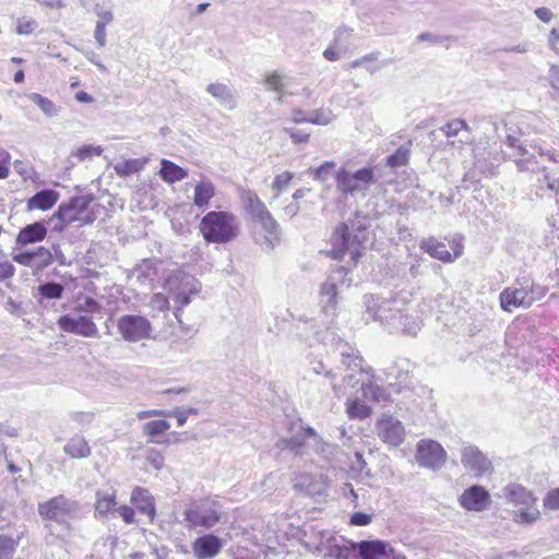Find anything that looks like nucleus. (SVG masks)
Listing matches in <instances>:
<instances>
[{
	"instance_id": "nucleus-62",
	"label": "nucleus",
	"mask_w": 559,
	"mask_h": 559,
	"mask_svg": "<svg viewBox=\"0 0 559 559\" xmlns=\"http://www.w3.org/2000/svg\"><path fill=\"white\" fill-rule=\"evenodd\" d=\"M15 274V266L9 261H0V282L10 280Z\"/></svg>"
},
{
	"instance_id": "nucleus-17",
	"label": "nucleus",
	"mask_w": 559,
	"mask_h": 559,
	"mask_svg": "<svg viewBox=\"0 0 559 559\" xmlns=\"http://www.w3.org/2000/svg\"><path fill=\"white\" fill-rule=\"evenodd\" d=\"M58 326L68 333L78 334L84 337L98 336V329L94 321L86 316H61L57 321Z\"/></svg>"
},
{
	"instance_id": "nucleus-27",
	"label": "nucleus",
	"mask_w": 559,
	"mask_h": 559,
	"mask_svg": "<svg viewBox=\"0 0 559 559\" xmlns=\"http://www.w3.org/2000/svg\"><path fill=\"white\" fill-rule=\"evenodd\" d=\"M215 194L216 188L213 181L210 178L202 176L194 186L192 197L193 205L198 209L204 210L210 205L211 200Z\"/></svg>"
},
{
	"instance_id": "nucleus-53",
	"label": "nucleus",
	"mask_w": 559,
	"mask_h": 559,
	"mask_svg": "<svg viewBox=\"0 0 559 559\" xmlns=\"http://www.w3.org/2000/svg\"><path fill=\"white\" fill-rule=\"evenodd\" d=\"M37 27V22L32 17H20L16 22L15 32L19 35H31Z\"/></svg>"
},
{
	"instance_id": "nucleus-34",
	"label": "nucleus",
	"mask_w": 559,
	"mask_h": 559,
	"mask_svg": "<svg viewBox=\"0 0 559 559\" xmlns=\"http://www.w3.org/2000/svg\"><path fill=\"white\" fill-rule=\"evenodd\" d=\"M147 162L146 157L123 159L115 164L114 169L118 176L128 177L142 170Z\"/></svg>"
},
{
	"instance_id": "nucleus-31",
	"label": "nucleus",
	"mask_w": 559,
	"mask_h": 559,
	"mask_svg": "<svg viewBox=\"0 0 559 559\" xmlns=\"http://www.w3.org/2000/svg\"><path fill=\"white\" fill-rule=\"evenodd\" d=\"M131 502L143 514H146L152 522L155 518L154 498L150 492L141 487L133 489L131 493Z\"/></svg>"
},
{
	"instance_id": "nucleus-7",
	"label": "nucleus",
	"mask_w": 559,
	"mask_h": 559,
	"mask_svg": "<svg viewBox=\"0 0 559 559\" xmlns=\"http://www.w3.org/2000/svg\"><path fill=\"white\" fill-rule=\"evenodd\" d=\"M165 289L173 296L175 301V317L179 319V311L191 301V296L201 289L199 281L182 271H176L168 276Z\"/></svg>"
},
{
	"instance_id": "nucleus-23",
	"label": "nucleus",
	"mask_w": 559,
	"mask_h": 559,
	"mask_svg": "<svg viewBox=\"0 0 559 559\" xmlns=\"http://www.w3.org/2000/svg\"><path fill=\"white\" fill-rule=\"evenodd\" d=\"M117 508V491L115 488L109 487L106 489H98L95 493V516L99 519L107 518L109 514H115Z\"/></svg>"
},
{
	"instance_id": "nucleus-33",
	"label": "nucleus",
	"mask_w": 559,
	"mask_h": 559,
	"mask_svg": "<svg viewBox=\"0 0 559 559\" xmlns=\"http://www.w3.org/2000/svg\"><path fill=\"white\" fill-rule=\"evenodd\" d=\"M63 451L72 459H85L91 454V448L81 435L73 436L63 447Z\"/></svg>"
},
{
	"instance_id": "nucleus-22",
	"label": "nucleus",
	"mask_w": 559,
	"mask_h": 559,
	"mask_svg": "<svg viewBox=\"0 0 559 559\" xmlns=\"http://www.w3.org/2000/svg\"><path fill=\"white\" fill-rule=\"evenodd\" d=\"M223 546L221 538L212 534H205L192 543V550L198 559H212L221 552Z\"/></svg>"
},
{
	"instance_id": "nucleus-48",
	"label": "nucleus",
	"mask_w": 559,
	"mask_h": 559,
	"mask_svg": "<svg viewBox=\"0 0 559 559\" xmlns=\"http://www.w3.org/2000/svg\"><path fill=\"white\" fill-rule=\"evenodd\" d=\"M100 309V306L99 304L91 298V297H82V298H78L75 305H74V311L78 312V313H82V312H85V313H94V312H97L99 311Z\"/></svg>"
},
{
	"instance_id": "nucleus-19",
	"label": "nucleus",
	"mask_w": 559,
	"mask_h": 559,
	"mask_svg": "<svg viewBox=\"0 0 559 559\" xmlns=\"http://www.w3.org/2000/svg\"><path fill=\"white\" fill-rule=\"evenodd\" d=\"M489 492L479 485H473L466 488L459 497L460 506L473 512H481L486 510L490 504Z\"/></svg>"
},
{
	"instance_id": "nucleus-59",
	"label": "nucleus",
	"mask_w": 559,
	"mask_h": 559,
	"mask_svg": "<svg viewBox=\"0 0 559 559\" xmlns=\"http://www.w3.org/2000/svg\"><path fill=\"white\" fill-rule=\"evenodd\" d=\"M282 450H290L295 454H300L301 449L304 447V442L300 441L298 438H292L288 440H281L277 444Z\"/></svg>"
},
{
	"instance_id": "nucleus-25",
	"label": "nucleus",
	"mask_w": 559,
	"mask_h": 559,
	"mask_svg": "<svg viewBox=\"0 0 559 559\" xmlns=\"http://www.w3.org/2000/svg\"><path fill=\"white\" fill-rule=\"evenodd\" d=\"M334 535L328 530H320L311 526L306 531L302 538V545L312 552L322 554L325 545L333 539Z\"/></svg>"
},
{
	"instance_id": "nucleus-46",
	"label": "nucleus",
	"mask_w": 559,
	"mask_h": 559,
	"mask_svg": "<svg viewBox=\"0 0 559 559\" xmlns=\"http://www.w3.org/2000/svg\"><path fill=\"white\" fill-rule=\"evenodd\" d=\"M136 278L141 283H148L151 284L156 276V270L153 265V262L148 260H144L136 269Z\"/></svg>"
},
{
	"instance_id": "nucleus-13",
	"label": "nucleus",
	"mask_w": 559,
	"mask_h": 559,
	"mask_svg": "<svg viewBox=\"0 0 559 559\" xmlns=\"http://www.w3.org/2000/svg\"><path fill=\"white\" fill-rule=\"evenodd\" d=\"M79 510V504L64 496L53 497L38 504V513L45 520L63 521Z\"/></svg>"
},
{
	"instance_id": "nucleus-37",
	"label": "nucleus",
	"mask_w": 559,
	"mask_h": 559,
	"mask_svg": "<svg viewBox=\"0 0 559 559\" xmlns=\"http://www.w3.org/2000/svg\"><path fill=\"white\" fill-rule=\"evenodd\" d=\"M346 413L352 419H365L371 415V408L358 399H348Z\"/></svg>"
},
{
	"instance_id": "nucleus-10",
	"label": "nucleus",
	"mask_w": 559,
	"mask_h": 559,
	"mask_svg": "<svg viewBox=\"0 0 559 559\" xmlns=\"http://www.w3.org/2000/svg\"><path fill=\"white\" fill-rule=\"evenodd\" d=\"M447 457V451L435 440L423 439L416 445L415 459L421 467L439 469L444 465Z\"/></svg>"
},
{
	"instance_id": "nucleus-45",
	"label": "nucleus",
	"mask_w": 559,
	"mask_h": 559,
	"mask_svg": "<svg viewBox=\"0 0 559 559\" xmlns=\"http://www.w3.org/2000/svg\"><path fill=\"white\" fill-rule=\"evenodd\" d=\"M103 147L99 145L86 144L71 153L72 157H75L79 162L91 159L94 156H99L103 153Z\"/></svg>"
},
{
	"instance_id": "nucleus-44",
	"label": "nucleus",
	"mask_w": 559,
	"mask_h": 559,
	"mask_svg": "<svg viewBox=\"0 0 559 559\" xmlns=\"http://www.w3.org/2000/svg\"><path fill=\"white\" fill-rule=\"evenodd\" d=\"M358 67H364L370 73H374V72L379 71L382 68V64H380L378 62V55L377 53H370V55H366V56H364V57H361L359 59L353 60L349 63V68L350 69H355V68H358Z\"/></svg>"
},
{
	"instance_id": "nucleus-42",
	"label": "nucleus",
	"mask_w": 559,
	"mask_h": 559,
	"mask_svg": "<svg viewBox=\"0 0 559 559\" xmlns=\"http://www.w3.org/2000/svg\"><path fill=\"white\" fill-rule=\"evenodd\" d=\"M28 98L31 102H33L36 106H38L40 108V110L44 112L45 116L50 117V118L58 116L59 108L49 98L44 97L43 95H40L38 93H31L28 95Z\"/></svg>"
},
{
	"instance_id": "nucleus-32",
	"label": "nucleus",
	"mask_w": 559,
	"mask_h": 559,
	"mask_svg": "<svg viewBox=\"0 0 559 559\" xmlns=\"http://www.w3.org/2000/svg\"><path fill=\"white\" fill-rule=\"evenodd\" d=\"M159 177L167 183H175L188 177V170L179 165L163 158L160 160Z\"/></svg>"
},
{
	"instance_id": "nucleus-40",
	"label": "nucleus",
	"mask_w": 559,
	"mask_h": 559,
	"mask_svg": "<svg viewBox=\"0 0 559 559\" xmlns=\"http://www.w3.org/2000/svg\"><path fill=\"white\" fill-rule=\"evenodd\" d=\"M241 201L246 212L251 217L255 214H261V211L266 207L257 193L249 190L241 193Z\"/></svg>"
},
{
	"instance_id": "nucleus-63",
	"label": "nucleus",
	"mask_w": 559,
	"mask_h": 559,
	"mask_svg": "<svg viewBox=\"0 0 559 559\" xmlns=\"http://www.w3.org/2000/svg\"><path fill=\"white\" fill-rule=\"evenodd\" d=\"M115 513L122 518L127 524L134 523V510L129 506H120L116 508Z\"/></svg>"
},
{
	"instance_id": "nucleus-57",
	"label": "nucleus",
	"mask_w": 559,
	"mask_h": 559,
	"mask_svg": "<svg viewBox=\"0 0 559 559\" xmlns=\"http://www.w3.org/2000/svg\"><path fill=\"white\" fill-rule=\"evenodd\" d=\"M150 307L156 311H165L168 310L169 302L165 295L157 293L151 298Z\"/></svg>"
},
{
	"instance_id": "nucleus-24",
	"label": "nucleus",
	"mask_w": 559,
	"mask_h": 559,
	"mask_svg": "<svg viewBox=\"0 0 559 559\" xmlns=\"http://www.w3.org/2000/svg\"><path fill=\"white\" fill-rule=\"evenodd\" d=\"M206 92L216 99V102L227 110H234L237 107V97L231 86L214 82L206 86Z\"/></svg>"
},
{
	"instance_id": "nucleus-51",
	"label": "nucleus",
	"mask_w": 559,
	"mask_h": 559,
	"mask_svg": "<svg viewBox=\"0 0 559 559\" xmlns=\"http://www.w3.org/2000/svg\"><path fill=\"white\" fill-rule=\"evenodd\" d=\"M41 296L49 299H59L63 293V286L58 283H46L38 287Z\"/></svg>"
},
{
	"instance_id": "nucleus-29",
	"label": "nucleus",
	"mask_w": 559,
	"mask_h": 559,
	"mask_svg": "<svg viewBox=\"0 0 559 559\" xmlns=\"http://www.w3.org/2000/svg\"><path fill=\"white\" fill-rule=\"evenodd\" d=\"M338 304L336 284L329 278L320 288V306L326 316H334Z\"/></svg>"
},
{
	"instance_id": "nucleus-26",
	"label": "nucleus",
	"mask_w": 559,
	"mask_h": 559,
	"mask_svg": "<svg viewBox=\"0 0 559 559\" xmlns=\"http://www.w3.org/2000/svg\"><path fill=\"white\" fill-rule=\"evenodd\" d=\"M251 218L264 230L267 248H273L278 242L280 228L270 211L265 207L261 211V214H255Z\"/></svg>"
},
{
	"instance_id": "nucleus-56",
	"label": "nucleus",
	"mask_w": 559,
	"mask_h": 559,
	"mask_svg": "<svg viewBox=\"0 0 559 559\" xmlns=\"http://www.w3.org/2000/svg\"><path fill=\"white\" fill-rule=\"evenodd\" d=\"M543 506L546 510L559 511V488L551 489L545 495Z\"/></svg>"
},
{
	"instance_id": "nucleus-61",
	"label": "nucleus",
	"mask_w": 559,
	"mask_h": 559,
	"mask_svg": "<svg viewBox=\"0 0 559 559\" xmlns=\"http://www.w3.org/2000/svg\"><path fill=\"white\" fill-rule=\"evenodd\" d=\"M284 132L287 133L294 143H307L309 141L310 134L296 129L285 128Z\"/></svg>"
},
{
	"instance_id": "nucleus-14",
	"label": "nucleus",
	"mask_w": 559,
	"mask_h": 559,
	"mask_svg": "<svg viewBox=\"0 0 559 559\" xmlns=\"http://www.w3.org/2000/svg\"><path fill=\"white\" fill-rule=\"evenodd\" d=\"M461 462L466 471L479 478L492 472L491 461L475 445L464 444L461 449Z\"/></svg>"
},
{
	"instance_id": "nucleus-21",
	"label": "nucleus",
	"mask_w": 559,
	"mask_h": 559,
	"mask_svg": "<svg viewBox=\"0 0 559 559\" xmlns=\"http://www.w3.org/2000/svg\"><path fill=\"white\" fill-rule=\"evenodd\" d=\"M421 248L429 253L432 258H436L442 262H453L456 258L463 253V245L461 241H453L451 248L453 254L448 250L447 246L435 239H429L423 242Z\"/></svg>"
},
{
	"instance_id": "nucleus-28",
	"label": "nucleus",
	"mask_w": 559,
	"mask_h": 559,
	"mask_svg": "<svg viewBox=\"0 0 559 559\" xmlns=\"http://www.w3.org/2000/svg\"><path fill=\"white\" fill-rule=\"evenodd\" d=\"M47 236V228L40 222H35L33 224L26 225L23 227L15 239L17 246H27L36 242L43 241Z\"/></svg>"
},
{
	"instance_id": "nucleus-64",
	"label": "nucleus",
	"mask_w": 559,
	"mask_h": 559,
	"mask_svg": "<svg viewBox=\"0 0 559 559\" xmlns=\"http://www.w3.org/2000/svg\"><path fill=\"white\" fill-rule=\"evenodd\" d=\"M549 47L557 53H559V27H554L548 36Z\"/></svg>"
},
{
	"instance_id": "nucleus-12",
	"label": "nucleus",
	"mask_w": 559,
	"mask_h": 559,
	"mask_svg": "<svg viewBox=\"0 0 559 559\" xmlns=\"http://www.w3.org/2000/svg\"><path fill=\"white\" fill-rule=\"evenodd\" d=\"M117 328L127 342H139L148 338L152 334L151 322L142 316H122L117 322Z\"/></svg>"
},
{
	"instance_id": "nucleus-36",
	"label": "nucleus",
	"mask_w": 559,
	"mask_h": 559,
	"mask_svg": "<svg viewBox=\"0 0 559 559\" xmlns=\"http://www.w3.org/2000/svg\"><path fill=\"white\" fill-rule=\"evenodd\" d=\"M170 428V424L165 419H156L146 423L143 426L144 433L150 437L152 442L159 443L157 439L163 436Z\"/></svg>"
},
{
	"instance_id": "nucleus-11",
	"label": "nucleus",
	"mask_w": 559,
	"mask_h": 559,
	"mask_svg": "<svg viewBox=\"0 0 559 559\" xmlns=\"http://www.w3.org/2000/svg\"><path fill=\"white\" fill-rule=\"evenodd\" d=\"M185 519L192 526L213 527L221 519L219 507L216 501L202 500L186 510Z\"/></svg>"
},
{
	"instance_id": "nucleus-41",
	"label": "nucleus",
	"mask_w": 559,
	"mask_h": 559,
	"mask_svg": "<svg viewBox=\"0 0 559 559\" xmlns=\"http://www.w3.org/2000/svg\"><path fill=\"white\" fill-rule=\"evenodd\" d=\"M336 119L335 114L331 108L321 107L308 114V123L317 126H328Z\"/></svg>"
},
{
	"instance_id": "nucleus-4",
	"label": "nucleus",
	"mask_w": 559,
	"mask_h": 559,
	"mask_svg": "<svg viewBox=\"0 0 559 559\" xmlns=\"http://www.w3.org/2000/svg\"><path fill=\"white\" fill-rule=\"evenodd\" d=\"M506 501L518 508L513 512V521L518 524L531 525L540 518L536 507L537 498L534 492L521 484L511 483L502 488Z\"/></svg>"
},
{
	"instance_id": "nucleus-38",
	"label": "nucleus",
	"mask_w": 559,
	"mask_h": 559,
	"mask_svg": "<svg viewBox=\"0 0 559 559\" xmlns=\"http://www.w3.org/2000/svg\"><path fill=\"white\" fill-rule=\"evenodd\" d=\"M336 163L333 160H326L318 167L309 168L308 173L312 175L313 179L319 182H325L331 177L335 178Z\"/></svg>"
},
{
	"instance_id": "nucleus-8",
	"label": "nucleus",
	"mask_w": 559,
	"mask_h": 559,
	"mask_svg": "<svg viewBox=\"0 0 559 559\" xmlns=\"http://www.w3.org/2000/svg\"><path fill=\"white\" fill-rule=\"evenodd\" d=\"M91 199L86 197H76L71 199L68 203H63L58 207L53 214V218L60 221V225L56 226L62 229L63 226L78 222L80 224H91L95 221L96 215L91 210Z\"/></svg>"
},
{
	"instance_id": "nucleus-35",
	"label": "nucleus",
	"mask_w": 559,
	"mask_h": 559,
	"mask_svg": "<svg viewBox=\"0 0 559 559\" xmlns=\"http://www.w3.org/2000/svg\"><path fill=\"white\" fill-rule=\"evenodd\" d=\"M288 83L289 79L276 71L266 74L264 79V85L266 88L280 95L278 100H282L283 96L286 94Z\"/></svg>"
},
{
	"instance_id": "nucleus-5",
	"label": "nucleus",
	"mask_w": 559,
	"mask_h": 559,
	"mask_svg": "<svg viewBox=\"0 0 559 559\" xmlns=\"http://www.w3.org/2000/svg\"><path fill=\"white\" fill-rule=\"evenodd\" d=\"M346 359L350 360L348 366L353 364L354 367L352 368V372L344 377V381L349 386L360 384L362 395L366 400L373 401L376 403H388L391 401L393 394L400 392L391 383L386 388H383L378 383L377 379H369V374L361 368V361L358 357L350 358L347 356Z\"/></svg>"
},
{
	"instance_id": "nucleus-3",
	"label": "nucleus",
	"mask_w": 559,
	"mask_h": 559,
	"mask_svg": "<svg viewBox=\"0 0 559 559\" xmlns=\"http://www.w3.org/2000/svg\"><path fill=\"white\" fill-rule=\"evenodd\" d=\"M200 233L206 242L227 243L237 238L239 222L227 211H211L200 222Z\"/></svg>"
},
{
	"instance_id": "nucleus-47",
	"label": "nucleus",
	"mask_w": 559,
	"mask_h": 559,
	"mask_svg": "<svg viewBox=\"0 0 559 559\" xmlns=\"http://www.w3.org/2000/svg\"><path fill=\"white\" fill-rule=\"evenodd\" d=\"M94 13L97 16L96 25L107 26L114 21L111 8L105 3L95 4Z\"/></svg>"
},
{
	"instance_id": "nucleus-9",
	"label": "nucleus",
	"mask_w": 559,
	"mask_h": 559,
	"mask_svg": "<svg viewBox=\"0 0 559 559\" xmlns=\"http://www.w3.org/2000/svg\"><path fill=\"white\" fill-rule=\"evenodd\" d=\"M534 284L525 281L520 287L504 288L499 296L500 306L504 311L512 312L516 308H528L536 300L533 296Z\"/></svg>"
},
{
	"instance_id": "nucleus-15",
	"label": "nucleus",
	"mask_w": 559,
	"mask_h": 559,
	"mask_svg": "<svg viewBox=\"0 0 559 559\" xmlns=\"http://www.w3.org/2000/svg\"><path fill=\"white\" fill-rule=\"evenodd\" d=\"M376 430L380 440L393 448L401 445L406 435L402 421L391 415H382L376 424Z\"/></svg>"
},
{
	"instance_id": "nucleus-39",
	"label": "nucleus",
	"mask_w": 559,
	"mask_h": 559,
	"mask_svg": "<svg viewBox=\"0 0 559 559\" xmlns=\"http://www.w3.org/2000/svg\"><path fill=\"white\" fill-rule=\"evenodd\" d=\"M308 371L313 374H323L325 378L330 380V383L332 385V389L336 396H341V388L335 383V374L332 372V370H329L325 368L324 364L319 359H312L309 362Z\"/></svg>"
},
{
	"instance_id": "nucleus-2",
	"label": "nucleus",
	"mask_w": 559,
	"mask_h": 559,
	"mask_svg": "<svg viewBox=\"0 0 559 559\" xmlns=\"http://www.w3.org/2000/svg\"><path fill=\"white\" fill-rule=\"evenodd\" d=\"M370 242V233L360 221H352L336 227L332 235V255L343 259L349 255L355 264Z\"/></svg>"
},
{
	"instance_id": "nucleus-50",
	"label": "nucleus",
	"mask_w": 559,
	"mask_h": 559,
	"mask_svg": "<svg viewBox=\"0 0 559 559\" xmlns=\"http://www.w3.org/2000/svg\"><path fill=\"white\" fill-rule=\"evenodd\" d=\"M293 178H294V174L289 170H285L274 178V180L272 182V189H274L276 191V194L274 198H278L280 193L289 186Z\"/></svg>"
},
{
	"instance_id": "nucleus-30",
	"label": "nucleus",
	"mask_w": 559,
	"mask_h": 559,
	"mask_svg": "<svg viewBox=\"0 0 559 559\" xmlns=\"http://www.w3.org/2000/svg\"><path fill=\"white\" fill-rule=\"evenodd\" d=\"M58 200L59 193L57 191L51 189L41 190L27 200L26 209L28 211H48L58 202Z\"/></svg>"
},
{
	"instance_id": "nucleus-58",
	"label": "nucleus",
	"mask_w": 559,
	"mask_h": 559,
	"mask_svg": "<svg viewBox=\"0 0 559 559\" xmlns=\"http://www.w3.org/2000/svg\"><path fill=\"white\" fill-rule=\"evenodd\" d=\"M94 413L92 412H74L70 415L73 423L79 426H87L94 420Z\"/></svg>"
},
{
	"instance_id": "nucleus-20",
	"label": "nucleus",
	"mask_w": 559,
	"mask_h": 559,
	"mask_svg": "<svg viewBox=\"0 0 559 559\" xmlns=\"http://www.w3.org/2000/svg\"><path fill=\"white\" fill-rule=\"evenodd\" d=\"M362 559H406L382 540H364L357 544Z\"/></svg>"
},
{
	"instance_id": "nucleus-43",
	"label": "nucleus",
	"mask_w": 559,
	"mask_h": 559,
	"mask_svg": "<svg viewBox=\"0 0 559 559\" xmlns=\"http://www.w3.org/2000/svg\"><path fill=\"white\" fill-rule=\"evenodd\" d=\"M321 555L323 556V559H347L349 549L345 546H341L334 536L333 539L325 545Z\"/></svg>"
},
{
	"instance_id": "nucleus-52",
	"label": "nucleus",
	"mask_w": 559,
	"mask_h": 559,
	"mask_svg": "<svg viewBox=\"0 0 559 559\" xmlns=\"http://www.w3.org/2000/svg\"><path fill=\"white\" fill-rule=\"evenodd\" d=\"M16 546L17 540L9 536H0V559H11Z\"/></svg>"
},
{
	"instance_id": "nucleus-1",
	"label": "nucleus",
	"mask_w": 559,
	"mask_h": 559,
	"mask_svg": "<svg viewBox=\"0 0 559 559\" xmlns=\"http://www.w3.org/2000/svg\"><path fill=\"white\" fill-rule=\"evenodd\" d=\"M367 312L381 322L390 333L401 332L416 335L423 325V311L419 308H404L402 298L383 299L368 296L365 300Z\"/></svg>"
},
{
	"instance_id": "nucleus-16",
	"label": "nucleus",
	"mask_w": 559,
	"mask_h": 559,
	"mask_svg": "<svg viewBox=\"0 0 559 559\" xmlns=\"http://www.w3.org/2000/svg\"><path fill=\"white\" fill-rule=\"evenodd\" d=\"M293 483L296 490L308 496H324L329 489L328 478L322 473H299Z\"/></svg>"
},
{
	"instance_id": "nucleus-49",
	"label": "nucleus",
	"mask_w": 559,
	"mask_h": 559,
	"mask_svg": "<svg viewBox=\"0 0 559 559\" xmlns=\"http://www.w3.org/2000/svg\"><path fill=\"white\" fill-rule=\"evenodd\" d=\"M34 269L43 270L52 263V254L49 249L39 247L34 250Z\"/></svg>"
},
{
	"instance_id": "nucleus-18",
	"label": "nucleus",
	"mask_w": 559,
	"mask_h": 559,
	"mask_svg": "<svg viewBox=\"0 0 559 559\" xmlns=\"http://www.w3.org/2000/svg\"><path fill=\"white\" fill-rule=\"evenodd\" d=\"M442 134L448 139L447 144L455 150H462L465 144H472L471 129L465 120L453 119L440 128Z\"/></svg>"
},
{
	"instance_id": "nucleus-6",
	"label": "nucleus",
	"mask_w": 559,
	"mask_h": 559,
	"mask_svg": "<svg viewBox=\"0 0 559 559\" xmlns=\"http://www.w3.org/2000/svg\"><path fill=\"white\" fill-rule=\"evenodd\" d=\"M377 182L373 167H362L350 170L345 166L335 173V186L342 194L350 197H366L370 187Z\"/></svg>"
},
{
	"instance_id": "nucleus-55",
	"label": "nucleus",
	"mask_w": 559,
	"mask_h": 559,
	"mask_svg": "<svg viewBox=\"0 0 559 559\" xmlns=\"http://www.w3.org/2000/svg\"><path fill=\"white\" fill-rule=\"evenodd\" d=\"M145 461L156 471L162 469L164 466L163 454L154 448H151L146 451Z\"/></svg>"
},
{
	"instance_id": "nucleus-60",
	"label": "nucleus",
	"mask_w": 559,
	"mask_h": 559,
	"mask_svg": "<svg viewBox=\"0 0 559 559\" xmlns=\"http://www.w3.org/2000/svg\"><path fill=\"white\" fill-rule=\"evenodd\" d=\"M13 261L16 263L34 269V251H24L13 255Z\"/></svg>"
},
{
	"instance_id": "nucleus-54",
	"label": "nucleus",
	"mask_w": 559,
	"mask_h": 559,
	"mask_svg": "<svg viewBox=\"0 0 559 559\" xmlns=\"http://www.w3.org/2000/svg\"><path fill=\"white\" fill-rule=\"evenodd\" d=\"M408 151L404 147H399L392 155L386 158V163L391 167H400L407 163Z\"/></svg>"
}]
</instances>
